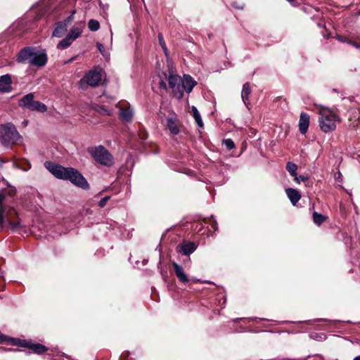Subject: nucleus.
Segmentation results:
<instances>
[{
    "label": "nucleus",
    "mask_w": 360,
    "mask_h": 360,
    "mask_svg": "<svg viewBox=\"0 0 360 360\" xmlns=\"http://www.w3.org/2000/svg\"><path fill=\"white\" fill-rule=\"evenodd\" d=\"M250 92L251 90L249 83L247 82L244 84L241 91V98L246 106H248L249 104L248 98L250 94Z\"/></svg>",
    "instance_id": "20"
},
{
    "label": "nucleus",
    "mask_w": 360,
    "mask_h": 360,
    "mask_svg": "<svg viewBox=\"0 0 360 360\" xmlns=\"http://www.w3.org/2000/svg\"><path fill=\"white\" fill-rule=\"evenodd\" d=\"M89 152L94 160L100 165L110 167L114 163L112 155L103 146L91 148Z\"/></svg>",
    "instance_id": "6"
},
{
    "label": "nucleus",
    "mask_w": 360,
    "mask_h": 360,
    "mask_svg": "<svg viewBox=\"0 0 360 360\" xmlns=\"http://www.w3.org/2000/svg\"><path fill=\"white\" fill-rule=\"evenodd\" d=\"M353 360H360V356H357L353 359Z\"/></svg>",
    "instance_id": "40"
},
{
    "label": "nucleus",
    "mask_w": 360,
    "mask_h": 360,
    "mask_svg": "<svg viewBox=\"0 0 360 360\" xmlns=\"http://www.w3.org/2000/svg\"><path fill=\"white\" fill-rule=\"evenodd\" d=\"M223 144L229 150H232L235 148V143L231 139H227L223 141Z\"/></svg>",
    "instance_id": "28"
},
{
    "label": "nucleus",
    "mask_w": 360,
    "mask_h": 360,
    "mask_svg": "<svg viewBox=\"0 0 360 360\" xmlns=\"http://www.w3.org/2000/svg\"><path fill=\"white\" fill-rule=\"evenodd\" d=\"M172 264L174 267L175 274L178 279L184 283H187L188 281V278L186 274H185L182 266L175 262H172Z\"/></svg>",
    "instance_id": "15"
},
{
    "label": "nucleus",
    "mask_w": 360,
    "mask_h": 360,
    "mask_svg": "<svg viewBox=\"0 0 360 360\" xmlns=\"http://www.w3.org/2000/svg\"><path fill=\"white\" fill-rule=\"evenodd\" d=\"M338 39L340 41H342V42H346L349 44H351L352 46H354L355 48L356 49H360V46L354 43V42H352L350 40H348V39H343V37H340V36H338Z\"/></svg>",
    "instance_id": "29"
},
{
    "label": "nucleus",
    "mask_w": 360,
    "mask_h": 360,
    "mask_svg": "<svg viewBox=\"0 0 360 360\" xmlns=\"http://www.w3.org/2000/svg\"><path fill=\"white\" fill-rule=\"evenodd\" d=\"M166 127L169 129V132L172 135H178L180 132V128L181 123L177 118L176 115L168 117L166 122Z\"/></svg>",
    "instance_id": "9"
},
{
    "label": "nucleus",
    "mask_w": 360,
    "mask_h": 360,
    "mask_svg": "<svg viewBox=\"0 0 360 360\" xmlns=\"http://www.w3.org/2000/svg\"><path fill=\"white\" fill-rule=\"evenodd\" d=\"M96 46L99 50V51L103 54L104 55V51H105V49H104V46H103V44H101V43H97L96 44Z\"/></svg>",
    "instance_id": "33"
},
{
    "label": "nucleus",
    "mask_w": 360,
    "mask_h": 360,
    "mask_svg": "<svg viewBox=\"0 0 360 360\" xmlns=\"http://www.w3.org/2000/svg\"><path fill=\"white\" fill-rule=\"evenodd\" d=\"M180 251L183 252L185 255H188L193 252L196 249V245L194 243L192 242H186L182 243L180 246Z\"/></svg>",
    "instance_id": "19"
},
{
    "label": "nucleus",
    "mask_w": 360,
    "mask_h": 360,
    "mask_svg": "<svg viewBox=\"0 0 360 360\" xmlns=\"http://www.w3.org/2000/svg\"><path fill=\"white\" fill-rule=\"evenodd\" d=\"M327 217L321 214H319L316 212L313 213V219L314 222L320 226L324 221H326Z\"/></svg>",
    "instance_id": "26"
},
{
    "label": "nucleus",
    "mask_w": 360,
    "mask_h": 360,
    "mask_svg": "<svg viewBox=\"0 0 360 360\" xmlns=\"http://www.w3.org/2000/svg\"><path fill=\"white\" fill-rule=\"evenodd\" d=\"M211 226H212V228L214 230H217V224L216 221H214L212 223Z\"/></svg>",
    "instance_id": "36"
},
{
    "label": "nucleus",
    "mask_w": 360,
    "mask_h": 360,
    "mask_svg": "<svg viewBox=\"0 0 360 360\" xmlns=\"http://www.w3.org/2000/svg\"><path fill=\"white\" fill-rule=\"evenodd\" d=\"M34 96L33 93L26 94L19 100V105L30 109V105H32V103L34 101Z\"/></svg>",
    "instance_id": "17"
},
{
    "label": "nucleus",
    "mask_w": 360,
    "mask_h": 360,
    "mask_svg": "<svg viewBox=\"0 0 360 360\" xmlns=\"http://www.w3.org/2000/svg\"><path fill=\"white\" fill-rule=\"evenodd\" d=\"M15 195V189L13 188L0 191V230L7 229L14 231L20 227V221L12 218V212L16 214L11 205Z\"/></svg>",
    "instance_id": "1"
},
{
    "label": "nucleus",
    "mask_w": 360,
    "mask_h": 360,
    "mask_svg": "<svg viewBox=\"0 0 360 360\" xmlns=\"http://www.w3.org/2000/svg\"><path fill=\"white\" fill-rule=\"evenodd\" d=\"M89 29L92 32H96L100 28V23L98 20L91 19L88 22Z\"/></svg>",
    "instance_id": "27"
},
{
    "label": "nucleus",
    "mask_w": 360,
    "mask_h": 360,
    "mask_svg": "<svg viewBox=\"0 0 360 360\" xmlns=\"http://www.w3.org/2000/svg\"><path fill=\"white\" fill-rule=\"evenodd\" d=\"M82 32V30L78 27H73L70 29L69 33L68 34V37L72 40L75 41L81 35Z\"/></svg>",
    "instance_id": "23"
},
{
    "label": "nucleus",
    "mask_w": 360,
    "mask_h": 360,
    "mask_svg": "<svg viewBox=\"0 0 360 360\" xmlns=\"http://www.w3.org/2000/svg\"><path fill=\"white\" fill-rule=\"evenodd\" d=\"M110 196H105L104 198H103L98 202V206L100 207H103L105 206L107 202L110 199Z\"/></svg>",
    "instance_id": "30"
},
{
    "label": "nucleus",
    "mask_w": 360,
    "mask_h": 360,
    "mask_svg": "<svg viewBox=\"0 0 360 360\" xmlns=\"http://www.w3.org/2000/svg\"><path fill=\"white\" fill-rule=\"evenodd\" d=\"M12 79L9 74L4 75L0 77V92L9 93L12 90Z\"/></svg>",
    "instance_id": "12"
},
{
    "label": "nucleus",
    "mask_w": 360,
    "mask_h": 360,
    "mask_svg": "<svg viewBox=\"0 0 360 360\" xmlns=\"http://www.w3.org/2000/svg\"><path fill=\"white\" fill-rule=\"evenodd\" d=\"M158 41H159V44L161 46V47H165V46L166 44L165 43V41H164V39H163V36H162V34L161 33H160L158 34Z\"/></svg>",
    "instance_id": "32"
},
{
    "label": "nucleus",
    "mask_w": 360,
    "mask_h": 360,
    "mask_svg": "<svg viewBox=\"0 0 360 360\" xmlns=\"http://www.w3.org/2000/svg\"><path fill=\"white\" fill-rule=\"evenodd\" d=\"M286 169L290 173V174L294 177V180L297 183H299V179L297 176V172H296V171L297 169V166L295 163L289 162L287 163Z\"/></svg>",
    "instance_id": "22"
},
{
    "label": "nucleus",
    "mask_w": 360,
    "mask_h": 360,
    "mask_svg": "<svg viewBox=\"0 0 360 360\" xmlns=\"http://www.w3.org/2000/svg\"><path fill=\"white\" fill-rule=\"evenodd\" d=\"M191 112L193 118L195 119L198 127H202L203 126V122L200 116V112H198L197 108L194 105L191 107Z\"/></svg>",
    "instance_id": "24"
},
{
    "label": "nucleus",
    "mask_w": 360,
    "mask_h": 360,
    "mask_svg": "<svg viewBox=\"0 0 360 360\" xmlns=\"http://www.w3.org/2000/svg\"><path fill=\"white\" fill-rule=\"evenodd\" d=\"M72 17L67 18L64 21L58 22L53 32L52 36L55 37H61L67 31L68 25L72 20Z\"/></svg>",
    "instance_id": "11"
},
{
    "label": "nucleus",
    "mask_w": 360,
    "mask_h": 360,
    "mask_svg": "<svg viewBox=\"0 0 360 360\" xmlns=\"http://www.w3.org/2000/svg\"><path fill=\"white\" fill-rule=\"evenodd\" d=\"M160 274H161L162 278L164 280V281L165 282H167V280H168V273H167V271L161 269H160Z\"/></svg>",
    "instance_id": "31"
},
{
    "label": "nucleus",
    "mask_w": 360,
    "mask_h": 360,
    "mask_svg": "<svg viewBox=\"0 0 360 360\" xmlns=\"http://www.w3.org/2000/svg\"><path fill=\"white\" fill-rule=\"evenodd\" d=\"M196 84L197 82L190 75H184V79H182V96H184V91L188 94L191 93Z\"/></svg>",
    "instance_id": "13"
},
{
    "label": "nucleus",
    "mask_w": 360,
    "mask_h": 360,
    "mask_svg": "<svg viewBox=\"0 0 360 360\" xmlns=\"http://www.w3.org/2000/svg\"><path fill=\"white\" fill-rule=\"evenodd\" d=\"M320 117L319 118V127L325 132L334 131L336 128V122L339 121L338 116L331 110L321 107L319 109Z\"/></svg>",
    "instance_id": "4"
},
{
    "label": "nucleus",
    "mask_w": 360,
    "mask_h": 360,
    "mask_svg": "<svg viewBox=\"0 0 360 360\" xmlns=\"http://www.w3.org/2000/svg\"><path fill=\"white\" fill-rule=\"evenodd\" d=\"M101 81V74L96 70H90L80 80V85L86 84L90 86H96Z\"/></svg>",
    "instance_id": "8"
},
{
    "label": "nucleus",
    "mask_w": 360,
    "mask_h": 360,
    "mask_svg": "<svg viewBox=\"0 0 360 360\" xmlns=\"http://www.w3.org/2000/svg\"><path fill=\"white\" fill-rule=\"evenodd\" d=\"M160 264H161V262L160 261L159 263H158V268L160 267Z\"/></svg>",
    "instance_id": "41"
},
{
    "label": "nucleus",
    "mask_w": 360,
    "mask_h": 360,
    "mask_svg": "<svg viewBox=\"0 0 360 360\" xmlns=\"http://www.w3.org/2000/svg\"><path fill=\"white\" fill-rule=\"evenodd\" d=\"M169 87L172 90L174 96L179 100L182 98L181 89L182 79L178 75L174 74L172 70H169L168 77Z\"/></svg>",
    "instance_id": "7"
},
{
    "label": "nucleus",
    "mask_w": 360,
    "mask_h": 360,
    "mask_svg": "<svg viewBox=\"0 0 360 360\" xmlns=\"http://www.w3.org/2000/svg\"><path fill=\"white\" fill-rule=\"evenodd\" d=\"M299 179V181L301 180L302 181H304L306 180V178L303 176H300V177H298Z\"/></svg>",
    "instance_id": "38"
},
{
    "label": "nucleus",
    "mask_w": 360,
    "mask_h": 360,
    "mask_svg": "<svg viewBox=\"0 0 360 360\" xmlns=\"http://www.w3.org/2000/svg\"><path fill=\"white\" fill-rule=\"evenodd\" d=\"M21 138L15 127L12 123L0 126V141L5 146L15 144Z\"/></svg>",
    "instance_id": "5"
},
{
    "label": "nucleus",
    "mask_w": 360,
    "mask_h": 360,
    "mask_svg": "<svg viewBox=\"0 0 360 360\" xmlns=\"http://www.w3.org/2000/svg\"><path fill=\"white\" fill-rule=\"evenodd\" d=\"M107 115H110V111L105 110V109H102Z\"/></svg>",
    "instance_id": "39"
},
{
    "label": "nucleus",
    "mask_w": 360,
    "mask_h": 360,
    "mask_svg": "<svg viewBox=\"0 0 360 360\" xmlns=\"http://www.w3.org/2000/svg\"><path fill=\"white\" fill-rule=\"evenodd\" d=\"M8 340V338L0 333V343L7 342Z\"/></svg>",
    "instance_id": "35"
},
{
    "label": "nucleus",
    "mask_w": 360,
    "mask_h": 360,
    "mask_svg": "<svg viewBox=\"0 0 360 360\" xmlns=\"http://www.w3.org/2000/svg\"><path fill=\"white\" fill-rule=\"evenodd\" d=\"M13 344L18 346L27 347L31 348L33 352L36 354H43L44 353L47 349L45 346L41 344H29L28 342H25V341H22L20 339H11Z\"/></svg>",
    "instance_id": "10"
},
{
    "label": "nucleus",
    "mask_w": 360,
    "mask_h": 360,
    "mask_svg": "<svg viewBox=\"0 0 360 360\" xmlns=\"http://www.w3.org/2000/svg\"><path fill=\"white\" fill-rule=\"evenodd\" d=\"M159 86H160V88L163 89L164 90H167V89L166 82H164L163 80L160 81Z\"/></svg>",
    "instance_id": "34"
},
{
    "label": "nucleus",
    "mask_w": 360,
    "mask_h": 360,
    "mask_svg": "<svg viewBox=\"0 0 360 360\" xmlns=\"http://www.w3.org/2000/svg\"><path fill=\"white\" fill-rule=\"evenodd\" d=\"M162 49L165 56H168V49H167L166 45L165 46V47H162Z\"/></svg>",
    "instance_id": "37"
},
{
    "label": "nucleus",
    "mask_w": 360,
    "mask_h": 360,
    "mask_svg": "<svg viewBox=\"0 0 360 360\" xmlns=\"http://www.w3.org/2000/svg\"><path fill=\"white\" fill-rule=\"evenodd\" d=\"M285 193L293 205L300 200L301 195L296 189L288 188L285 189Z\"/></svg>",
    "instance_id": "16"
},
{
    "label": "nucleus",
    "mask_w": 360,
    "mask_h": 360,
    "mask_svg": "<svg viewBox=\"0 0 360 360\" xmlns=\"http://www.w3.org/2000/svg\"><path fill=\"white\" fill-rule=\"evenodd\" d=\"M47 55L44 51H37L35 48L27 46L18 53L16 60L20 63H28L30 65L42 67L47 63Z\"/></svg>",
    "instance_id": "3"
},
{
    "label": "nucleus",
    "mask_w": 360,
    "mask_h": 360,
    "mask_svg": "<svg viewBox=\"0 0 360 360\" xmlns=\"http://www.w3.org/2000/svg\"><path fill=\"white\" fill-rule=\"evenodd\" d=\"M309 124V116L307 113L302 112L300 116L299 129L302 134H304L308 129Z\"/></svg>",
    "instance_id": "14"
},
{
    "label": "nucleus",
    "mask_w": 360,
    "mask_h": 360,
    "mask_svg": "<svg viewBox=\"0 0 360 360\" xmlns=\"http://www.w3.org/2000/svg\"><path fill=\"white\" fill-rule=\"evenodd\" d=\"M73 41H72L68 36H66L63 39L59 41V43L57 44V49H65L68 47H69Z\"/></svg>",
    "instance_id": "25"
},
{
    "label": "nucleus",
    "mask_w": 360,
    "mask_h": 360,
    "mask_svg": "<svg viewBox=\"0 0 360 360\" xmlns=\"http://www.w3.org/2000/svg\"><path fill=\"white\" fill-rule=\"evenodd\" d=\"M44 167L54 176L63 180H69L73 184L82 188H86L89 184L82 174L72 167H64L60 165L47 161Z\"/></svg>",
    "instance_id": "2"
},
{
    "label": "nucleus",
    "mask_w": 360,
    "mask_h": 360,
    "mask_svg": "<svg viewBox=\"0 0 360 360\" xmlns=\"http://www.w3.org/2000/svg\"><path fill=\"white\" fill-rule=\"evenodd\" d=\"M119 115L125 122H130L133 117V111L130 108L121 107Z\"/></svg>",
    "instance_id": "18"
},
{
    "label": "nucleus",
    "mask_w": 360,
    "mask_h": 360,
    "mask_svg": "<svg viewBox=\"0 0 360 360\" xmlns=\"http://www.w3.org/2000/svg\"><path fill=\"white\" fill-rule=\"evenodd\" d=\"M29 110H32V111H38V112H44L47 110V107L43 103H41L37 101H34L33 103H32V105H30Z\"/></svg>",
    "instance_id": "21"
}]
</instances>
